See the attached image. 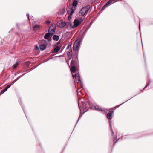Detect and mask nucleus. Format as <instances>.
Returning a JSON list of instances; mask_svg holds the SVG:
<instances>
[{"mask_svg": "<svg viewBox=\"0 0 153 153\" xmlns=\"http://www.w3.org/2000/svg\"><path fill=\"white\" fill-rule=\"evenodd\" d=\"M40 27V26L39 25H35L33 26L34 30H36L39 29Z\"/></svg>", "mask_w": 153, "mask_h": 153, "instance_id": "obj_13", "label": "nucleus"}, {"mask_svg": "<svg viewBox=\"0 0 153 153\" xmlns=\"http://www.w3.org/2000/svg\"><path fill=\"white\" fill-rule=\"evenodd\" d=\"M71 44H69L67 47V49H68L70 48L71 47Z\"/></svg>", "mask_w": 153, "mask_h": 153, "instance_id": "obj_24", "label": "nucleus"}, {"mask_svg": "<svg viewBox=\"0 0 153 153\" xmlns=\"http://www.w3.org/2000/svg\"><path fill=\"white\" fill-rule=\"evenodd\" d=\"M51 34L49 33H46L44 36V38L45 39H48V40H50V36Z\"/></svg>", "mask_w": 153, "mask_h": 153, "instance_id": "obj_12", "label": "nucleus"}, {"mask_svg": "<svg viewBox=\"0 0 153 153\" xmlns=\"http://www.w3.org/2000/svg\"><path fill=\"white\" fill-rule=\"evenodd\" d=\"M81 41V40L80 39L79 40H77L75 42L73 46L74 51H78L79 50Z\"/></svg>", "mask_w": 153, "mask_h": 153, "instance_id": "obj_2", "label": "nucleus"}, {"mask_svg": "<svg viewBox=\"0 0 153 153\" xmlns=\"http://www.w3.org/2000/svg\"><path fill=\"white\" fill-rule=\"evenodd\" d=\"M19 63L18 62H16L15 64H14L13 66V68L14 69H16L17 66L18 65Z\"/></svg>", "mask_w": 153, "mask_h": 153, "instance_id": "obj_20", "label": "nucleus"}, {"mask_svg": "<svg viewBox=\"0 0 153 153\" xmlns=\"http://www.w3.org/2000/svg\"><path fill=\"white\" fill-rule=\"evenodd\" d=\"M53 39L56 41H58L59 39V37L57 35H54L53 37Z\"/></svg>", "mask_w": 153, "mask_h": 153, "instance_id": "obj_15", "label": "nucleus"}, {"mask_svg": "<svg viewBox=\"0 0 153 153\" xmlns=\"http://www.w3.org/2000/svg\"><path fill=\"white\" fill-rule=\"evenodd\" d=\"M11 85V84L8 85L6 87V88L4 89L3 90L5 92L7 90V89L8 88H9L10 87Z\"/></svg>", "mask_w": 153, "mask_h": 153, "instance_id": "obj_19", "label": "nucleus"}, {"mask_svg": "<svg viewBox=\"0 0 153 153\" xmlns=\"http://www.w3.org/2000/svg\"><path fill=\"white\" fill-rule=\"evenodd\" d=\"M27 15L28 16V19H29V14H27Z\"/></svg>", "mask_w": 153, "mask_h": 153, "instance_id": "obj_30", "label": "nucleus"}, {"mask_svg": "<svg viewBox=\"0 0 153 153\" xmlns=\"http://www.w3.org/2000/svg\"><path fill=\"white\" fill-rule=\"evenodd\" d=\"M94 108L95 109L99 111H105V109H102L101 108L99 107V106L97 105L95 106L94 107Z\"/></svg>", "mask_w": 153, "mask_h": 153, "instance_id": "obj_11", "label": "nucleus"}, {"mask_svg": "<svg viewBox=\"0 0 153 153\" xmlns=\"http://www.w3.org/2000/svg\"><path fill=\"white\" fill-rule=\"evenodd\" d=\"M82 21V20L81 19H80L79 21L77 19L75 20L74 22L73 25L71 24L70 25V26L71 28L76 27L80 24Z\"/></svg>", "mask_w": 153, "mask_h": 153, "instance_id": "obj_3", "label": "nucleus"}, {"mask_svg": "<svg viewBox=\"0 0 153 153\" xmlns=\"http://www.w3.org/2000/svg\"><path fill=\"white\" fill-rule=\"evenodd\" d=\"M79 117H80V116L79 117V119H79Z\"/></svg>", "mask_w": 153, "mask_h": 153, "instance_id": "obj_33", "label": "nucleus"}, {"mask_svg": "<svg viewBox=\"0 0 153 153\" xmlns=\"http://www.w3.org/2000/svg\"><path fill=\"white\" fill-rule=\"evenodd\" d=\"M87 110H85L84 111V112H86Z\"/></svg>", "mask_w": 153, "mask_h": 153, "instance_id": "obj_32", "label": "nucleus"}, {"mask_svg": "<svg viewBox=\"0 0 153 153\" xmlns=\"http://www.w3.org/2000/svg\"><path fill=\"white\" fill-rule=\"evenodd\" d=\"M89 8V6H87L82 8L80 11L79 15L81 16H83L88 10Z\"/></svg>", "mask_w": 153, "mask_h": 153, "instance_id": "obj_1", "label": "nucleus"}, {"mask_svg": "<svg viewBox=\"0 0 153 153\" xmlns=\"http://www.w3.org/2000/svg\"><path fill=\"white\" fill-rule=\"evenodd\" d=\"M71 52H72V50H71V49L69 50V53H71Z\"/></svg>", "mask_w": 153, "mask_h": 153, "instance_id": "obj_28", "label": "nucleus"}, {"mask_svg": "<svg viewBox=\"0 0 153 153\" xmlns=\"http://www.w3.org/2000/svg\"><path fill=\"white\" fill-rule=\"evenodd\" d=\"M109 125H110V128H111V131L112 132V134H113V132L112 131V128H111V121H109Z\"/></svg>", "mask_w": 153, "mask_h": 153, "instance_id": "obj_23", "label": "nucleus"}, {"mask_svg": "<svg viewBox=\"0 0 153 153\" xmlns=\"http://www.w3.org/2000/svg\"><path fill=\"white\" fill-rule=\"evenodd\" d=\"M149 83H148L145 86L144 88H145L148 85H149Z\"/></svg>", "mask_w": 153, "mask_h": 153, "instance_id": "obj_29", "label": "nucleus"}, {"mask_svg": "<svg viewBox=\"0 0 153 153\" xmlns=\"http://www.w3.org/2000/svg\"><path fill=\"white\" fill-rule=\"evenodd\" d=\"M78 3V1H77L76 0H74L73 3V5L74 7H76Z\"/></svg>", "mask_w": 153, "mask_h": 153, "instance_id": "obj_17", "label": "nucleus"}, {"mask_svg": "<svg viewBox=\"0 0 153 153\" xmlns=\"http://www.w3.org/2000/svg\"><path fill=\"white\" fill-rule=\"evenodd\" d=\"M85 106V105L83 104V106L81 110V109H80V108L79 107V109H80V110L81 111L83 110V108H84V106Z\"/></svg>", "mask_w": 153, "mask_h": 153, "instance_id": "obj_26", "label": "nucleus"}, {"mask_svg": "<svg viewBox=\"0 0 153 153\" xmlns=\"http://www.w3.org/2000/svg\"><path fill=\"white\" fill-rule=\"evenodd\" d=\"M71 71L72 73H74L76 71V68L75 66L71 67Z\"/></svg>", "mask_w": 153, "mask_h": 153, "instance_id": "obj_16", "label": "nucleus"}, {"mask_svg": "<svg viewBox=\"0 0 153 153\" xmlns=\"http://www.w3.org/2000/svg\"><path fill=\"white\" fill-rule=\"evenodd\" d=\"M73 78L74 79L75 78L76 79H77L78 81L80 82V83H81V81L80 76L78 73H77L75 75H73Z\"/></svg>", "mask_w": 153, "mask_h": 153, "instance_id": "obj_7", "label": "nucleus"}, {"mask_svg": "<svg viewBox=\"0 0 153 153\" xmlns=\"http://www.w3.org/2000/svg\"><path fill=\"white\" fill-rule=\"evenodd\" d=\"M21 76H19L15 80H14L12 82V83L11 84V85L12 84H13L17 80H18Z\"/></svg>", "mask_w": 153, "mask_h": 153, "instance_id": "obj_21", "label": "nucleus"}, {"mask_svg": "<svg viewBox=\"0 0 153 153\" xmlns=\"http://www.w3.org/2000/svg\"><path fill=\"white\" fill-rule=\"evenodd\" d=\"M139 30H140V25L139 26Z\"/></svg>", "mask_w": 153, "mask_h": 153, "instance_id": "obj_31", "label": "nucleus"}, {"mask_svg": "<svg viewBox=\"0 0 153 153\" xmlns=\"http://www.w3.org/2000/svg\"><path fill=\"white\" fill-rule=\"evenodd\" d=\"M114 0H109L107 3H106L103 6L102 8V10H103L105 7H107L109 4L112 3Z\"/></svg>", "mask_w": 153, "mask_h": 153, "instance_id": "obj_9", "label": "nucleus"}, {"mask_svg": "<svg viewBox=\"0 0 153 153\" xmlns=\"http://www.w3.org/2000/svg\"><path fill=\"white\" fill-rule=\"evenodd\" d=\"M51 22L50 21H47L45 22V23L47 24H49Z\"/></svg>", "mask_w": 153, "mask_h": 153, "instance_id": "obj_25", "label": "nucleus"}, {"mask_svg": "<svg viewBox=\"0 0 153 153\" xmlns=\"http://www.w3.org/2000/svg\"><path fill=\"white\" fill-rule=\"evenodd\" d=\"M75 62L73 61V60H72L71 62V64H70V65H71V67H74L75 66Z\"/></svg>", "mask_w": 153, "mask_h": 153, "instance_id": "obj_18", "label": "nucleus"}, {"mask_svg": "<svg viewBox=\"0 0 153 153\" xmlns=\"http://www.w3.org/2000/svg\"><path fill=\"white\" fill-rule=\"evenodd\" d=\"M62 14H63L65 12V10L64 9L62 10L60 12Z\"/></svg>", "mask_w": 153, "mask_h": 153, "instance_id": "obj_22", "label": "nucleus"}, {"mask_svg": "<svg viewBox=\"0 0 153 153\" xmlns=\"http://www.w3.org/2000/svg\"><path fill=\"white\" fill-rule=\"evenodd\" d=\"M74 13V10L72 8L68 10L67 11V13L69 15L68 17V19L70 20L71 18V16Z\"/></svg>", "mask_w": 153, "mask_h": 153, "instance_id": "obj_6", "label": "nucleus"}, {"mask_svg": "<svg viewBox=\"0 0 153 153\" xmlns=\"http://www.w3.org/2000/svg\"><path fill=\"white\" fill-rule=\"evenodd\" d=\"M60 49V48L59 46H57L55 48L54 51V52H57L59 51Z\"/></svg>", "mask_w": 153, "mask_h": 153, "instance_id": "obj_14", "label": "nucleus"}, {"mask_svg": "<svg viewBox=\"0 0 153 153\" xmlns=\"http://www.w3.org/2000/svg\"><path fill=\"white\" fill-rule=\"evenodd\" d=\"M66 25V23L63 21L60 20L56 24L57 26L59 28H62Z\"/></svg>", "mask_w": 153, "mask_h": 153, "instance_id": "obj_5", "label": "nucleus"}, {"mask_svg": "<svg viewBox=\"0 0 153 153\" xmlns=\"http://www.w3.org/2000/svg\"><path fill=\"white\" fill-rule=\"evenodd\" d=\"M42 44L40 45V48L41 50H45L46 47L47 43L45 40H42L41 41Z\"/></svg>", "mask_w": 153, "mask_h": 153, "instance_id": "obj_4", "label": "nucleus"}, {"mask_svg": "<svg viewBox=\"0 0 153 153\" xmlns=\"http://www.w3.org/2000/svg\"><path fill=\"white\" fill-rule=\"evenodd\" d=\"M4 92L3 90H2L1 91V94H2L4 93Z\"/></svg>", "mask_w": 153, "mask_h": 153, "instance_id": "obj_27", "label": "nucleus"}, {"mask_svg": "<svg viewBox=\"0 0 153 153\" xmlns=\"http://www.w3.org/2000/svg\"><path fill=\"white\" fill-rule=\"evenodd\" d=\"M56 28L55 27H53L52 28L50 27L49 29V33L51 35H53L54 34Z\"/></svg>", "mask_w": 153, "mask_h": 153, "instance_id": "obj_8", "label": "nucleus"}, {"mask_svg": "<svg viewBox=\"0 0 153 153\" xmlns=\"http://www.w3.org/2000/svg\"><path fill=\"white\" fill-rule=\"evenodd\" d=\"M113 113V111H110L107 116V118H108L109 119H111L112 118V115Z\"/></svg>", "mask_w": 153, "mask_h": 153, "instance_id": "obj_10", "label": "nucleus"}]
</instances>
